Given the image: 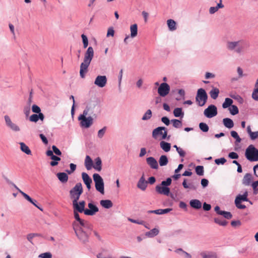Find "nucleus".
<instances>
[{
    "label": "nucleus",
    "mask_w": 258,
    "mask_h": 258,
    "mask_svg": "<svg viewBox=\"0 0 258 258\" xmlns=\"http://www.w3.org/2000/svg\"><path fill=\"white\" fill-rule=\"evenodd\" d=\"M100 204L101 206L106 209L111 208L113 206L112 202L109 200H103L100 201Z\"/></svg>",
    "instance_id": "nucleus-26"
},
{
    "label": "nucleus",
    "mask_w": 258,
    "mask_h": 258,
    "mask_svg": "<svg viewBox=\"0 0 258 258\" xmlns=\"http://www.w3.org/2000/svg\"><path fill=\"white\" fill-rule=\"evenodd\" d=\"M78 224L82 228H84L90 230L92 229V225L87 221L82 220L81 222Z\"/></svg>",
    "instance_id": "nucleus-32"
},
{
    "label": "nucleus",
    "mask_w": 258,
    "mask_h": 258,
    "mask_svg": "<svg viewBox=\"0 0 258 258\" xmlns=\"http://www.w3.org/2000/svg\"><path fill=\"white\" fill-rule=\"evenodd\" d=\"M173 123V126L175 128H180L182 127V122L180 120L176 119H173L171 120Z\"/></svg>",
    "instance_id": "nucleus-41"
},
{
    "label": "nucleus",
    "mask_w": 258,
    "mask_h": 258,
    "mask_svg": "<svg viewBox=\"0 0 258 258\" xmlns=\"http://www.w3.org/2000/svg\"><path fill=\"white\" fill-rule=\"evenodd\" d=\"M151 116L152 111L150 109H148L143 116L142 119L143 120H147L150 119Z\"/></svg>",
    "instance_id": "nucleus-44"
},
{
    "label": "nucleus",
    "mask_w": 258,
    "mask_h": 258,
    "mask_svg": "<svg viewBox=\"0 0 258 258\" xmlns=\"http://www.w3.org/2000/svg\"><path fill=\"white\" fill-rule=\"evenodd\" d=\"M81 37H82V40H83L84 47L85 48L88 45V40L87 37L86 35H85L84 34H82L81 35Z\"/></svg>",
    "instance_id": "nucleus-52"
},
{
    "label": "nucleus",
    "mask_w": 258,
    "mask_h": 258,
    "mask_svg": "<svg viewBox=\"0 0 258 258\" xmlns=\"http://www.w3.org/2000/svg\"><path fill=\"white\" fill-rule=\"evenodd\" d=\"M94 56V49L92 47L88 48L85 53L84 60L91 62Z\"/></svg>",
    "instance_id": "nucleus-21"
},
{
    "label": "nucleus",
    "mask_w": 258,
    "mask_h": 258,
    "mask_svg": "<svg viewBox=\"0 0 258 258\" xmlns=\"http://www.w3.org/2000/svg\"><path fill=\"white\" fill-rule=\"evenodd\" d=\"M167 25L170 31H174L176 29V22L172 19H169L167 21Z\"/></svg>",
    "instance_id": "nucleus-35"
},
{
    "label": "nucleus",
    "mask_w": 258,
    "mask_h": 258,
    "mask_svg": "<svg viewBox=\"0 0 258 258\" xmlns=\"http://www.w3.org/2000/svg\"><path fill=\"white\" fill-rule=\"evenodd\" d=\"M80 120V125L85 128L89 127L93 124V118L91 116L88 117L78 118Z\"/></svg>",
    "instance_id": "nucleus-16"
},
{
    "label": "nucleus",
    "mask_w": 258,
    "mask_h": 258,
    "mask_svg": "<svg viewBox=\"0 0 258 258\" xmlns=\"http://www.w3.org/2000/svg\"><path fill=\"white\" fill-rule=\"evenodd\" d=\"M219 93V90L217 88H213L210 92L211 97L213 99L217 98Z\"/></svg>",
    "instance_id": "nucleus-38"
},
{
    "label": "nucleus",
    "mask_w": 258,
    "mask_h": 258,
    "mask_svg": "<svg viewBox=\"0 0 258 258\" xmlns=\"http://www.w3.org/2000/svg\"><path fill=\"white\" fill-rule=\"evenodd\" d=\"M245 156L249 161H258V149L253 145H250L245 150Z\"/></svg>",
    "instance_id": "nucleus-1"
},
{
    "label": "nucleus",
    "mask_w": 258,
    "mask_h": 258,
    "mask_svg": "<svg viewBox=\"0 0 258 258\" xmlns=\"http://www.w3.org/2000/svg\"><path fill=\"white\" fill-rule=\"evenodd\" d=\"M73 229L76 236L83 243L88 241V235L85 232L82 227H80L78 223L74 222L73 224Z\"/></svg>",
    "instance_id": "nucleus-2"
},
{
    "label": "nucleus",
    "mask_w": 258,
    "mask_h": 258,
    "mask_svg": "<svg viewBox=\"0 0 258 258\" xmlns=\"http://www.w3.org/2000/svg\"><path fill=\"white\" fill-rule=\"evenodd\" d=\"M147 163L151 168L158 169L159 168L158 163L157 160L153 157H149L146 159Z\"/></svg>",
    "instance_id": "nucleus-19"
},
{
    "label": "nucleus",
    "mask_w": 258,
    "mask_h": 258,
    "mask_svg": "<svg viewBox=\"0 0 258 258\" xmlns=\"http://www.w3.org/2000/svg\"><path fill=\"white\" fill-rule=\"evenodd\" d=\"M131 36L132 38L136 37L138 34V26L136 24L131 25Z\"/></svg>",
    "instance_id": "nucleus-37"
},
{
    "label": "nucleus",
    "mask_w": 258,
    "mask_h": 258,
    "mask_svg": "<svg viewBox=\"0 0 258 258\" xmlns=\"http://www.w3.org/2000/svg\"><path fill=\"white\" fill-rule=\"evenodd\" d=\"M172 211V209L167 208L165 209H158L155 210H149L147 211V213L149 214L154 213L158 215H162L166 214L169 212Z\"/></svg>",
    "instance_id": "nucleus-22"
},
{
    "label": "nucleus",
    "mask_w": 258,
    "mask_h": 258,
    "mask_svg": "<svg viewBox=\"0 0 258 258\" xmlns=\"http://www.w3.org/2000/svg\"><path fill=\"white\" fill-rule=\"evenodd\" d=\"M20 145L21 150L22 152L27 155H31V151L28 146H27L23 142L20 143Z\"/></svg>",
    "instance_id": "nucleus-33"
},
{
    "label": "nucleus",
    "mask_w": 258,
    "mask_h": 258,
    "mask_svg": "<svg viewBox=\"0 0 258 258\" xmlns=\"http://www.w3.org/2000/svg\"><path fill=\"white\" fill-rule=\"evenodd\" d=\"M170 86L166 83L164 82L160 84L158 88V93L161 97H165L170 92Z\"/></svg>",
    "instance_id": "nucleus-8"
},
{
    "label": "nucleus",
    "mask_w": 258,
    "mask_h": 258,
    "mask_svg": "<svg viewBox=\"0 0 258 258\" xmlns=\"http://www.w3.org/2000/svg\"><path fill=\"white\" fill-rule=\"evenodd\" d=\"M249 137L251 140H254L258 138V131L252 132L249 135Z\"/></svg>",
    "instance_id": "nucleus-63"
},
{
    "label": "nucleus",
    "mask_w": 258,
    "mask_h": 258,
    "mask_svg": "<svg viewBox=\"0 0 258 258\" xmlns=\"http://www.w3.org/2000/svg\"><path fill=\"white\" fill-rule=\"evenodd\" d=\"M107 81L106 76H98L95 80L94 84L100 88H103L106 85Z\"/></svg>",
    "instance_id": "nucleus-13"
},
{
    "label": "nucleus",
    "mask_w": 258,
    "mask_h": 258,
    "mask_svg": "<svg viewBox=\"0 0 258 258\" xmlns=\"http://www.w3.org/2000/svg\"><path fill=\"white\" fill-rule=\"evenodd\" d=\"M46 155L47 156L50 157L51 159L53 160L50 162V165L51 166L53 167L58 165V161L60 160V158L56 155H54L51 150H47L46 152Z\"/></svg>",
    "instance_id": "nucleus-14"
},
{
    "label": "nucleus",
    "mask_w": 258,
    "mask_h": 258,
    "mask_svg": "<svg viewBox=\"0 0 258 258\" xmlns=\"http://www.w3.org/2000/svg\"><path fill=\"white\" fill-rule=\"evenodd\" d=\"M214 221L216 223L223 226H226L228 223L226 220H222L220 218H215Z\"/></svg>",
    "instance_id": "nucleus-43"
},
{
    "label": "nucleus",
    "mask_w": 258,
    "mask_h": 258,
    "mask_svg": "<svg viewBox=\"0 0 258 258\" xmlns=\"http://www.w3.org/2000/svg\"><path fill=\"white\" fill-rule=\"evenodd\" d=\"M199 128L203 132H208L209 130V126L204 122H201L199 124Z\"/></svg>",
    "instance_id": "nucleus-42"
},
{
    "label": "nucleus",
    "mask_w": 258,
    "mask_h": 258,
    "mask_svg": "<svg viewBox=\"0 0 258 258\" xmlns=\"http://www.w3.org/2000/svg\"><path fill=\"white\" fill-rule=\"evenodd\" d=\"M93 168L98 171H100L102 169V161L100 157H97L95 159V164Z\"/></svg>",
    "instance_id": "nucleus-28"
},
{
    "label": "nucleus",
    "mask_w": 258,
    "mask_h": 258,
    "mask_svg": "<svg viewBox=\"0 0 258 258\" xmlns=\"http://www.w3.org/2000/svg\"><path fill=\"white\" fill-rule=\"evenodd\" d=\"M93 178L96 189L102 194H104V184L103 178L98 173H94Z\"/></svg>",
    "instance_id": "nucleus-5"
},
{
    "label": "nucleus",
    "mask_w": 258,
    "mask_h": 258,
    "mask_svg": "<svg viewBox=\"0 0 258 258\" xmlns=\"http://www.w3.org/2000/svg\"><path fill=\"white\" fill-rule=\"evenodd\" d=\"M91 62L84 60L80 65V75L82 78L85 77V75L88 72V68Z\"/></svg>",
    "instance_id": "nucleus-15"
},
{
    "label": "nucleus",
    "mask_w": 258,
    "mask_h": 258,
    "mask_svg": "<svg viewBox=\"0 0 258 258\" xmlns=\"http://www.w3.org/2000/svg\"><path fill=\"white\" fill-rule=\"evenodd\" d=\"M5 120L6 122V125L10 128L12 131L18 132L20 131V127L16 123L13 122L10 117L6 115L4 116Z\"/></svg>",
    "instance_id": "nucleus-10"
},
{
    "label": "nucleus",
    "mask_w": 258,
    "mask_h": 258,
    "mask_svg": "<svg viewBox=\"0 0 258 258\" xmlns=\"http://www.w3.org/2000/svg\"><path fill=\"white\" fill-rule=\"evenodd\" d=\"M89 209H86L85 211V215L87 216H93L99 211L98 208L93 204V202H90L88 204Z\"/></svg>",
    "instance_id": "nucleus-12"
},
{
    "label": "nucleus",
    "mask_w": 258,
    "mask_h": 258,
    "mask_svg": "<svg viewBox=\"0 0 258 258\" xmlns=\"http://www.w3.org/2000/svg\"><path fill=\"white\" fill-rule=\"evenodd\" d=\"M70 170H67L66 171L68 174H71V173L74 172L75 171V170H76V165H75L74 163H71L70 164Z\"/></svg>",
    "instance_id": "nucleus-53"
},
{
    "label": "nucleus",
    "mask_w": 258,
    "mask_h": 258,
    "mask_svg": "<svg viewBox=\"0 0 258 258\" xmlns=\"http://www.w3.org/2000/svg\"><path fill=\"white\" fill-rule=\"evenodd\" d=\"M29 120L31 122H36L38 120V114H33L29 117Z\"/></svg>",
    "instance_id": "nucleus-59"
},
{
    "label": "nucleus",
    "mask_w": 258,
    "mask_h": 258,
    "mask_svg": "<svg viewBox=\"0 0 258 258\" xmlns=\"http://www.w3.org/2000/svg\"><path fill=\"white\" fill-rule=\"evenodd\" d=\"M252 98L254 100L258 101V88L253 90L252 93Z\"/></svg>",
    "instance_id": "nucleus-55"
},
{
    "label": "nucleus",
    "mask_w": 258,
    "mask_h": 258,
    "mask_svg": "<svg viewBox=\"0 0 258 258\" xmlns=\"http://www.w3.org/2000/svg\"><path fill=\"white\" fill-rule=\"evenodd\" d=\"M252 179V175L250 173H247L243 177L242 181V184L246 186L249 185L251 183Z\"/></svg>",
    "instance_id": "nucleus-24"
},
{
    "label": "nucleus",
    "mask_w": 258,
    "mask_h": 258,
    "mask_svg": "<svg viewBox=\"0 0 258 258\" xmlns=\"http://www.w3.org/2000/svg\"><path fill=\"white\" fill-rule=\"evenodd\" d=\"M196 173L200 176L203 175L204 174V167L203 166H197L196 167Z\"/></svg>",
    "instance_id": "nucleus-46"
},
{
    "label": "nucleus",
    "mask_w": 258,
    "mask_h": 258,
    "mask_svg": "<svg viewBox=\"0 0 258 258\" xmlns=\"http://www.w3.org/2000/svg\"><path fill=\"white\" fill-rule=\"evenodd\" d=\"M168 159L166 155H161L159 159V164L161 166H164L167 165Z\"/></svg>",
    "instance_id": "nucleus-34"
},
{
    "label": "nucleus",
    "mask_w": 258,
    "mask_h": 258,
    "mask_svg": "<svg viewBox=\"0 0 258 258\" xmlns=\"http://www.w3.org/2000/svg\"><path fill=\"white\" fill-rule=\"evenodd\" d=\"M251 186L253 189V192L255 194H258V180L253 182L251 184Z\"/></svg>",
    "instance_id": "nucleus-54"
},
{
    "label": "nucleus",
    "mask_w": 258,
    "mask_h": 258,
    "mask_svg": "<svg viewBox=\"0 0 258 258\" xmlns=\"http://www.w3.org/2000/svg\"><path fill=\"white\" fill-rule=\"evenodd\" d=\"M189 205L191 207L195 209H200L202 207V203L200 200L194 199L191 200L189 202Z\"/></svg>",
    "instance_id": "nucleus-25"
},
{
    "label": "nucleus",
    "mask_w": 258,
    "mask_h": 258,
    "mask_svg": "<svg viewBox=\"0 0 258 258\" xmlns=\"http://www.w3.org/2000/svg\"><path fill=\"white\" fill-rule=\"evenodd\" d=\"M233 103V100L229 98H226L224 102L222 104V107L223 108H226L229 107L232 105Z\"/></svg>",
    "instance_id": "nucleus-40"
},
{
    "label": "nucleus",
    "mask_w": 258,
    "mask_h": 258,
    "mask_svg": "<svg viewBox=\"0 0 258 258\" xmlns=\"http://www.w3.org/2000/svg\"><path fill=\"white\" fill-rule=\"evenodd\" d=\"M147 185L148 181L145 180L144 174H143L139 179L137 186L138 188L140 189L141 190L145 191L147 187Z\"/></svg>",
    "instance_id": "nucleus-17"
},
{
    "label": "nucleus",
    "mask_w": 258,
    "mask_h": 258,
    "mask_svg": "<svg viewBox=\"0 0 258 258\" xmlns=\"http://www.w3.org/2000/svg\"><path fill=\"white\" fill-rule=\"evenodd\" d=\"M86 203L84 201H80L78 203V201H73V206L74 211H77L80 213H83L85 214L86 209H85Z\"/></svg>",
    "instance_id": "nucleus-11"
},
{
    "label": "nucleus",
    "mask_w": 258,
    "mask_h": 258,
    "mask_svg": "<svg viewBox=\"0 0 258 258\" xmlns=\"http://www.w3.org/2000/svg\"><path fill=\"white\" fill-rule=\"evenodd\" d=\"M82 177L84 183L87 186V188L88 190H90L91 188V184L92 182L91 178L86 172H83L82 173Z\"/></svg>",
    "instance_id": "nucleus-20"
},
{
    "label": "nucleus",
    "mask_w": 258,
    "mask_h": 258,
    "mask_svg": "<svg viewBox=\"0 0 258 258\" xmlns=\"http://www.w3.org/2000/svg\"><path fill=\"white\" fill-rule=\"evenodd\" d=\"M226 159L224 158H220L215 160V162L217 165L224 164L226 162Z\"/></svg>",
    "instance_id": "nucleus-51"
},
{
    "label": "nucleus",
    "mask_w": 258,
    "mask_h": 258,
    "mask_svg": "<svg viewBox=\"0 0 258 258\" xmlns=\"http://www.w3.org/2000/svg\"><path fill=\"white\" fill-rule=\"evenodd\" d=\"M20 193L23 196V197L29 202H32V199L22 190H20Z\"/></svg>",
    "instance_id": "nucleus-60"
},
{
    "label": "nucleus",
    "mask_w": 258,
    "mask_h": 258,
    "mask_svg": "<svg viewBox=\"0 0 258 258\" xmlns=\"http://www.w3.org/2000/svg\"><path fill=\"white\" fill-rule=\"evenodd\" d=\"M231 136L234 139H236V142L237 143H240L241 141V139L238 136L237 133L234 131H232L230 133Z\"/></svg>",
    "instance_id": "nucleus-47"
},
{
    "label": "nucleus",
    "mask_w": 258,
    "mask_h": 258,
    "mask_svg": "<svg viewBox=\"0 0 258 258\" xmlns=\"http://www.w3.org/2000/svg\"><path fill=\"white\" fill-rule=\"evenodd\" d=\"M52 149L53 153L54 152L56 155L60 156L61 155V152L60 150L55 145L52 146Z\"/></svg>",
    "instance_id": "nucleus-56"
},
{
    "label": "nucleus",
    "mask_w": 258,
    "mask_h": 258,
    "mask_svg": "<svg viewBox=\"0 0 258 258\" xmlns=\"http://www.w3.org/2000/svg\"><path fill=\"white\" fill-rule=\"evenodd\" d=\"M159 231L157 228H154L151 230L147 232L145 234L146 236L148 237H153L158 234Z\"/></svg>",
    "instance_id": "nucleus-36"
},
{
    "label": "nucleus",
    "mask_w": 258,
    "mask_h": 258,
    "mask_svg": "<svg viewBox=\"0 0 258 258\" xmlns=\"http://www.w3.org/2000/svg\"><path fill=\"white\" fill-rule=\"evenodd\" d=\"M128 220L132 223L140 225H144L145 222L143 220H135L132 218H128Z\"/></svg>",
    "instance_id": "nucleus-58"
},
{
    "label": "nucleus",
    "mask_w": 258,
    "mask_h": 258,
    "mask_svg": "<svg viewBox=\"0 0 258 258\" xmlns=\"http://www.w3.org/2000/svg\"><path fill=\"white\" fill-rule=\"evenodd\" d=\"M32 110L33 112L38 113L41 112L40 108L37 105L34 104L32 106Z\"/></svg>",
    "instance_id": "nucleus-61"
},
{
    "label": "nucleus",
    "mask_w": 258,
    "mask_h": 258,
    "mask_svg": "<svg viewBox=\"0 0 258 258\" xmlns=\"http://www.w3.org/2000/svg\"><path fill=\"white\" fill-rule=\"evenodd\" d=\"M83 191V189L81 183H77L75 186L70 190V197L73 200V201H78Z\"/></svg>",
    "instance_id": "nucleus-3"
},
{
    "label": "nucleus",
    "mask_w": 258,
    "mask_h": 258,
    "mask_svg": "<svg viewBox=\"0 0 258 258\" xmlns=\"http://www.w3.org/2000/svg\"><path fill=\"white\" fill-rule=\"evenodd\" d=\"M204 115L208 118H212L217 114V109L214 105H209L204 112Z\"/></svg>",
    "instance_id": "nucleus-9"
},
{
    "label": "nucleus",
    "mask_w": 258,
    "mask_h": 258,
    "mask_svg": "<svg viewBox=\"0 0 258 258\" xmlns=\"http://www.w3.org/2000/svg\"><path fill=\"white\" fill-rule=\"evenodd\" d=\"M207 99L208 95L206 91L203 88L198 89L196 97V101L198 103L199 106H204L206 104Z\"/></svg>",
    "instance_id": "nucleus-4"
},
{
    "label": "nucleus",
    "mask_w": 258,
    "mask_h": 258,
    "mask_svg": "<svg viewBox=\"0 0 258 258\" xmlns=\"http://www.w3.org/2000/svg\"><path fill=\"white\" fill-rule=\"evenodd\" d=\"M220 215H222L225 218L227 219H230L232 217L231 213L229 212L223 211L222 212L220 213Z\"/></svg>",
    "instance_id": "nucleus-48"
},
{
    "label": "nucleus",
    "mask_w": 258,
    "mask_h": 258,
    "mask_svg": "<svg viewBox=\"0 0 258 258\" xmlns=\"http://www.w3.org/2000/svg\"><path fill=\"white\" fill-rule=\"evenodd\" d=\"M56 176L62 183H65L68 180V176L64 172H59L57 173Z\"/></svg>",
    "instance_id": "nucleus-29"
},
{
    "label": "nucleus",
    "mask_w": 258,
    "mask_h": 258,
    "mask_svg": "<svg viewBox=\"0 0 258 258\" xmlns=\"http://www.w3.org/2000/svg\"><path fill=\"white\" fill-rule=\"evenodd\" d=\"M160 146L162 149L166 152H168L170 150L171 144L169 143L162 141L160 142Z\"/></svg>",
    "instance_id": "nucleus-30"
},
{
    "label": "nucleus",
    "mask_w": 258,
    "mask_h": 258,
    "mask_svg": "<svg viewBox=\"0 0 258 258\" xmlns=\"http://www.w3.org/2000/svg\"><path fill=\"white\" fill-rule=\"evenodd\" d=\"M223 122L225 127L231 128L234 126L233 120L229 118H225L223 119Z\"/></svg>",
    "instance_id": "nucleus-31"
},
{
    "label": "nucleus",
    "mask_w": 258,
    "mask_h": 258,
    "mask_svg": "<svg viewBox=\"0 0 258 258\" xmlns=\"http://www.w3.org/2000/svg\"><path fill=\"white\" fill-rule=\"evenodd\" d=\"M228 157L229 158L232 159H237L238 158L239 156L237 153L234 152H232L229 153Z\"/></svg>",
    "instance_id": "nucleus-62"
},
{
    "label": "nucleus",
    "mask_w": 258,
    "mask_h": 258,
    "mask_svg": "<svg viewBox=\"0 0 258 258\" xmlns=\"http://www.w3.org/2000/svg\"><path fill=\"white\" fill-rule=\"evenodd\" d=\"M171 178L170 177H168L166 179V180H163L161 182V185L167 187V186H169L171 184Z\"/></svg>",
    "instance_id": "nucleus-50"
},
{
    "label": "nucleus",
    "mask_w": 258,
    "mask_h": 258,
    "mask_svg": "<svg viewBox=\"0 0 258 258\" xmlns=\"http://www.w3.org/2000/svg\"><path fill=\"white\" fill-rule=\"evenodd\" d=\"M31 110L30 106H26L24 108V113L25 114L26 116H28L30 114Z\"/></svg>",
    "instance_id": "nucleus-64"
},
{
    "label": "nucleus",
    "mask_w": 258,
    "mask_h": 258,
    "mask_svg": "<svg viewBox=\"0 0 258 258\" xmlns=\"http://www.w3.org/2000/svg\"><path fill=\"white\" fill-rule=\"evenodd\" d=\"M39 257L41 258H52V254L50 252H47L40 254Z\"/></svg>",
    "instance_id": "nucleus-57"
},
{
    "label": "nucleus",
    "mask_w": 258,
    "mask_h": 258,
    "mask_svg": "<svg viewBox=\"0 0 258 258\" xmlns=\"http://www.w3.org/2000/svg\"><path fill=\"white\" fill-rule=\"evenodd\" d=\"M85 166L87 170H90L93 167V161L91 157L87 155L85 159Z\"/></svg>",
    "instance_id": "nucleus-27"
},
{
    "label": "nucleus",
    "mask_w": 258,
    "mask_h": 258,
    "mask_svg": "<svg viewBox=\"0 0 258 258\" xmlns=\"http://www.w3.org/2000/svg\"><path fill=\"white\" fill-rule=\"evenodd\" d=\"M155 190L159 194L169 196L170 194V188L169 187L165 186H161V185H157L155 187Z\"/></svg>",
    "instance_id": "nucleus-18"
},
{
    "label": "nucleus",
    "mask_w": 258,
    "mask_h": 258,
    "mask_svg": "<svg viewBox=\"0 0 258 258\" xmlns=\"http://www.w3.org/2000/svg\"><path fill=\"white\" fill-rule=\"evenodd\" d=\"M248 197V192L247 190L245 191L242 195L239 194L237 195L235 199V204L236 207L239 209H244L246 206L244 205L241 204L242 201H249Z\"/></svg>",
    "instance_id": "nucleus-6"
},
{
    "label": "nucleus",
    "mask_w": 258,
    "mask_h": 258,
    "mask_svg": "<svg viewBox=\"0 0 258 258\" xmlns=\"http://www.w3.org/2000/svg\"><path fill=\"white\" fill-rule=\"evenodd\" d=\"M106 131V127L104 126L98 132L97 136L99 138L101 139L104 136Z\"/></svg>",
    "instance_id": "nucleus-49"
},
{
    "label": "nucleus",
    "mask_w": 258,
    "mask_h": 258,
    "mask_svg": "<svg viewBox=\"0 0 258 258\" xmlns=\"http://www.w3.org/2000/svg\"><path fill=\"white\" fill-rule=\"evenodd\" d=\"M231 107L229 108L230 112L232 115H236L238 113L239 110L238 107L236 105H231Z\"/></svg>",
    "instance_id": "nucleus-45"
},
{
    "label": "nucleus",
    "mask_w": 258,
    "mask_h": 258,
    "mask_svg": "<svg viewBox=\"0 0 258 258\" xmlns=\"http://www.w3.org/2000/svg\"><path fill=\"white\" fill-rule=\"evenodd\" d=\"M242 41V40L228 41L226 44V47L229 50H234L236 53H240L242 51V48L239 46V44L241 43Z\"/></svg>",
    "instance_id": "nucleus-7"
},
{
    "label": "nucleus",
    "mask_w": 258,
    "mask_h": 258,
    "mask_svg": "<svg viewBox=\"0 0 258 258\" xmlns=\"http://www.w3.org/2000/svg\"><path fill=\"white\" fill-rule=\"evenodd\" d=\"M173 114L175 117H183L184 116V113L182 112L181 108H175L173 110Z\"/></svg>",
    "instance_id": "nucleus-39"
},
{
    "label": "nucleus",
    "mask_w": 258,
    "mask_h": 258,
    "mask_svg": "<svg viewBox=\"0 0 258 258\" xmlns=\"http://www.w3.org/2000/svg\"><path fill=\"white\" fill-rule=\"evenodd\" d=\"M166 128L163 126H160L156 128L153 131L152 137L154 139H157L159 135L162 134L163 131H165Z\"/></svg>",
    "instance_id": "nucleus-23"
}]
</instances>
